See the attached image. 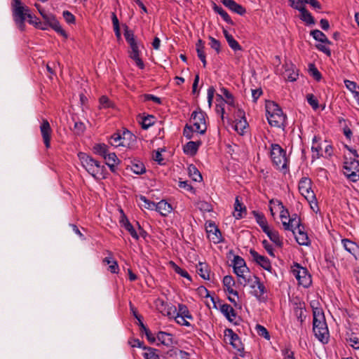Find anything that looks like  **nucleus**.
I'll return each instance as SVG.
<instances>
[{
  "label": "nucleus",
  "mask_w": 359,
  "mask_h": 359,
  "mask_svg": "<svg viewBox=\"0 0 359 359\" xmlns=\"http://www.w3.org/2000/svg\"><path fill=\"white\" fill-rule=\"evenodd\" d=\"M188 170L189 176L194 181L200 182L202 180V176L195 165H190L188 168Z\"/></svg>",
  "instance_id": "a18cd8bd"
},
{
  "label": "nucleus",
  "mask_w": 359,
  "mask_h": 359,
  "mask_svg": "<svg viewBox=\"0 0 359 359\" xmlns=\"http://www.w3.org/2000/svg\"><path fill=\"white\" fill-rule=\"evenodd\" d=\"M271 158L273 165L280 170L286 172L288 170L289 159L286 155V151L279 144H272L271 145Z\"/></svg>",
  "instance_id": "39448f33"
},
{
  "label": "nucleus",
  "mask_w": 359,
  "mask_h": 359,
  "mask_svg": "<svg viewBox=\"0 0 359 359\" xmlns=\"http://www.w3.org/2000/svg\"><path fill=\"white\" fill-rule=\"evenodd\" d=\"M252 214L256 219L257 223L260 226L263 231L269 228L266 219L262 213L257 211H253Z\"/></svg>",
  "instance_id": "e433bc0d"
},
{
  "label": "nucleus",
  "mask_w": 359,
  "mask_h": 359,
  "mask_svg": "<svg viewBox=\"0 0 359 359\" xmlns=\"http://www.w3.org/2000/svg\"><path fill=\"white\" fill-rule=\"evenodd\" d=\"M156 339L161 344L166 346H171L173 344L172 335L165 332H158L156 335Z\"/></svg>",
  "instance_id": "7c9ffc66"
},
{
  "label": "nucleus",
  "mask_w": 359,
  "mask_h": 359,
  "mask_svg": "<svg viewBox=\"0 0 359 359\" xmlns=\"http://www.w3.org/2000/svg\"><path fill=\"white\" fill-rule=\"evenodd\" d=\"M155 210L158 212L162 216H167L172 210V208L170 203L162 200L156 204Z\"/></svg>",
  "instance_id": "c756f323"
},
{
  "label": "nucleus",
  "mask_w": 359,
  "mask_h": 359,
  "mask_svg": "<svg viewBox=\"0 0 359 359\" xmlns=\"http://www.w3.org/2000/svg\"><path fill=\"white\" fill-rule=\"evenodd\" d=\"M40 132L45 147L47 149L50 148L53 130L48 120H42L41 123L40 125Z\"/></svg>",
  "instance_id": "ddd939ff"
},
{
  "label": "nucleus",
  "mask_w": 359,
  "mask_h": 359,
  "mask_svg": "<svg viewBox=\"0 0 359 359\" xmlns=\"http://www.w3.org/2000/svg\"><path fill=\"white\" fill-rule=\"evenodd\" d=\"M256 330L257 332V334L259 336L263 337L266 339H270L269 333L268 330H266V328L264 327V326H262L261 325H257Z\"/></svg>",
  "instance_id": "bf43d9fd"
},
{
  "label": "nucleus",
  "mask_w": 359,
  "mask_h": 359,
  "mask_svg": "<svg viewBox=\"0 0 359 359\" xmlns=\"http://www.w3.org/2000/svg\"><path fill=\"white\" fill-rule=\"evenodd\" d=\"M269 239L275 243L277 246L281 247L283 245V241L280 238L279 233L276 231H273L269 229H266V231H264Z\"/></svg>",
  "instance_id": "473e14b6"
},
{
  "label": "nucleus",
  "mask_w": 359,
  "mask_h": 359,
  "mask_svg": "<svg viewBox=\"0 0 359 359\" xmlns=\"http://www.w3.org/2000/svg\"><path fill=\"white\" fill-rule=\"evenodd\" d=\"M269 203L277 205L280 209V218H285L286 216H290L288 210L283 205V203L278 199H271Z\"/></svg>",
  "instance_id": "a19ab883"
},
{
  "label": "nucleus",
  "mask_w": 359,
  "mask_h": 359,
  "mask_svg": "<svg viewBox=\"0 0 359 359\" xmlns=\"http://www.w3.org/2000/svg\"><path fill=\"white\" fill-rule=\"evenodd\" d=\"M43 18L46 22V23L56 32L59 33L65 38H67V34L62 28L59 21L56 19L53 14L47 13L46 15H43Z\"/></svg>",
  "instance_id": "2eb2a0df"
},
{
  "label": "nucleus",
  "mask_w": 359,
  "mask_h": 359,
  "mask_svg": "<svg viewBox=\"0 0 359 359\" xmlns=\"http://www.w3.org/2000/svg\"><path fill=\"white\" fill-rule=\"evenodd\" d=\"M306 100H307L308 103L311 106V107L314 110H316L317 109H318V107H319L318 101L313 94H308L306 95Z\"/></svg>",
  "instance_id": "052dcab7"
},
{
  "label": "nucleus",
  "mask_w": 359,
  "mask_h": 359,
  "mask_svg": "<svg viewBox=\"0 0 359 359\" xmlns=\"http://www.w3.org/2000/svg\"><path fill=\"white\" fill-rule=\"evenodd\" d=\"M189 353L175 348L168 350L165 358L166 359H189Z\"/></svg>",
  "instance_id": "393cba45"
},
{
  "label": "nucleus",
  "mask_w": 359,
  "mask_h": 359,
  "mask_svg": "<svg viewBox=\"0 0 359 359\" xmlns=\"http://www.w3.org/2000/svg\"><path fill=\"white\" fill-rule=\"evenodd\" d=\"M341 243L344 248L357 259V255L359 253V245L347 238L342 239Z\"/></svg>",
  "instance_id": "a878e982"
},
{
  "label": "nucleus",
  "mask_w": 359,
  "mask_h": 359,
  "mask_svg": "<svg viewBox=\"0 0 359 359\" xmlns=\"http://www.w3.org/2000/svg\"><path fill=\"white\" fill-rule=\"evenodd\" d=\"M108 150V146L104 143L95 144L93 147V151L94 154L99 155L102 158L105 157V156H107V154L109 153Z\"/></svg>",
  "instance_id": "72a5a7b5"
},
{
  "label": "nucleus",
  "mask_w": 359,
  "mask_h": 359,
  "mask_svg": "<svg viewBox=\"0 0 359 359\" xmlns=\"http://www.w3.org/2000/svg\"><path fill=\"white\" fill-rule=\"evenodd\" d=\"M238 116L241 117V119L236 120L234 128L238 133L242 134L248 126V123L245 118L244 111L239 109L238 111Z\"/></svg>",
  "instance_id": "cd10ccee"
},
{
  "label": "nucleus",
  "mask_w": 359,
  "mask_h": 359,
  "mask_svg": "<svg viewBox=\"0 0 359 359\" xmlns=\"http://www.w3.org/2000/svg\"><path fill=\"white\" fill-rule=\"evenodd\" d=\"M194 132H196L195 128L192 126L187 124L184 128L183 135L187 139L190 140L194 137Z\"/></svg>",
  "instance_id": "4d7b16f0"
},
{
  "label": "nucleus",
  "mask_w": 359,
  "mask_h": 359,
  "mask_svg": "<svg viewBox=\"0 0 359 359\" xmlns=\"http://www.w3.org/2000/svg\"><path fill=\"white\" fill-rule=\"evenodd\" d=\"M252 276L253 275H251L250 272L240 274L237 276L238 283L243 287H245L247 285H250V283H251Z\"/></svg>",
  "instance_id": "37998d69"
},
{
  "label": "nucleus",
  "mask_w": 359,
  "mask_h": 359,
  "mask_svg": "<svg viewBox=\"0 0 359 359\" xmlns=\"http://www.w3.org/2000/svg\"><path fill=\"white\" fill-rule=\"evenodd\" d=\"M310 34L316 41H318L320 42H322V43H326V44L331 43L330 41H329V39H327L326 35L320 30H318V29L312 30Z\"/></svg>",
  "instance_id": "c9c22d12"
},
{
  "label": "nucleus",
  "mask_w": 359,
  "mask_h": 359,
  "mask_svg": "<svg viewBox=\"0 0 359 359\" xmlns=\"http://www.w3.org/2000/svg\"><path fill=\"white\" fill-rule=\"evenodd\" d=\"M222 282L225 292H227L229 295H233L234 297H238V293L233 289V286L236 284L233 278L231 276H225L223 278Z\"/></svg>",
  "instance_id": "412c9836"
},
{
  "label": "nucleus",
  "mask_w": 359,
  "mask_h": 359,
  "mask_svg": "<svg viewBox=\"0 0 359 359\" xmlns=\"http://www.w3.org/2000/svg\"><path fill=\"white\" fill-rule=\"evenodd\" d=\"M123 134L114 133L112 135L109 140V143L114 147H120L122 144Z\"/></svg>",
  "instance_id": "3c124183"
},
{
  "label": "nucleus",
  "mask_w": 359,
  "mask_h": 359,
  "mask_svg": "<svg viewBox=\"0 0 359 359\" xmlns=\"http://www.w3.org/2000/svg\"><path fill=\"white\" fill-rule=\"evenodd\" d=\"M104 158L106 161L107 165L111 163H119L120 162L115 153H108Z\"/></svg>",
  "instance_id": "680f3d73"
},
{
  "label": "nucleus",
  "mask_w": 359,
  "mask_h": 359,
  "mask_svg": "<svg viewBox=\"0 0 359 359\" xmlns=\"http://www.w3.org/2000/svg\"><path fill=\"white\" fill-rule=\"evenodd\" d=\"M175 315L183 316L184 318H187L189 320L193 319V316L190 313L187 306L182 304H178V310H176Z\"/></svg>",
  "instance_id": "ea45409f"
},
{
  "label": "nucleus",
  "mask_w": 359,
  "mask_h": 359,
  "mask_svg": "<svg viewBox=\"0 0 359 359\" xmlns=\"http://www.w3.org/2000/svg\"><path fill=\"white\" fill-rule=\"evenodd\" d=\"M250 287L252 289V294L255 296L259 302H266L267 297L265 295L267 290L263 283L261 282L259 277L252 276V280L250 283Z\"/></svg>",
  "instance_id": "6e6552de"
},
{
  "label": "nucleus",
  "mask_w": 359,
  "mask_h": 359,
  "mask_svg": "<svg viewBox=\"0 0 359 359\" xmlns=\"http://www.w3.org/2000/svg\"><path fill=\"white\" fill-rule=\"evenodd\" d=\"M304 306L301 303L297 304L294 309V315L301 325L304 322L306 319V315L304 314Z\"/></svg>",
  "instance_id": "58836bf2"
},
{
  "label": "nucleus",
  "mask_w": 359,
  "mask_h": 359,
  "mask_svg": "<svg viewBox=\"0 0 359 359\" xmlns=\"http://www.w3.org/2000/svg\"><path fill=\"white\" fill-rule=\"evenodd\" d=\"M124 36H125L126 41L128 43H131L135 41L133 32L132 30L128 29L127 26H126Z\"/></svg>",
  "instance_id": "338daca9"
},
{
  "label": "nucleus",
  "mask_w": 359,
  "mask_h": 359,
  "mask_svg": "<svg viewBox=\"0 0 359 359\" xmlns=\"http://www.w3.org/2000/svg\"><path fill=\"white\" fill-rule=\"evenodd\" d=\"M11 5L13 20L21 31L25 30V22L27 18L29 19L28 21L29 24L35 23V22L32 20V14L29 13V8L22 5L21 0H13Z\"/></svg>",
  "instance_id": "7ed1b4c3"
},
{
  "label": "nucleus",
  "mask_w": 359,
  "mask_h": 359,
  "mask_svg": "<svg viewBox=\"0 0 359 359\" xmlns=\"http://www.w3.org/2000/svg\"><path fill=\"white\" fill-rule=\"evenodd\" d=\"M86 129V126L81 121L75 122L74 126V133L76 135H81Z\"/></svg>",
  "instance_id": "774afa93"
},
{
  "label": "nucleus",
  "mask_w": 359,
  "mask_h": 359,
  "mask_svg": "<svg viewBox=\"0 0 359 359\" xmlns=\"http://www.w3.org/2000/svg\"><path fill=\"white\" fill-rule=\"evenodd\" d=\"M201 144L202 142L200 140L195 142L190 141L184 146V152L186 154L194 156L197 153L198 148Z\"/></svg>",
  "instance_id": "bb28decb"
},
{
  "label": "nucleus",
  "mask_w": 359,
  "mask_h": 359,
  "mask_svg": "<svg viewBox=\"0 0 359 359\" xmlns=\"http://www.w3.org/2000/svg\"><path fill=\"white\" fill-rule=\"evenodd\" d=\"M211 301L214 308L219 309L229 321L233 322L236 318V313L231 305L223 303L219 299L214 297H211Z\"/></svg>",
  "instance_id": "1a4fd4ad"
},
{
  "label": "nucleus",
  "mask_w": 359,
  "mask_h": 359,
  "mask_svg": "<svg viewBox=\"0 0 359 359\" xmlns=\"http://www.w3.org/2000/svg\"><path fill=\"white\" fill-rule=\"evenodd\" d=\"M234 209H235V212H236V213L234 214V217L236 219L242 218L243 217V214H242L243 212H246L245 206L243 204V203H241L239 201L238 196L236 198Z\"/></svg>",
  "instance_id": "4c0bfd02"
},
{
  "label": "nucleus",
  "mask_w": 359,
  "mask_h": 359,
  "mask_svg": "<svg viewBox=\"0 0 359 359\" xmlns=\"http://www.w3.org/2000/svg\"><path fill=\"white\" fill-rule=\"evenodd\" d=\"M250 255L253 260L257 265L269 272L272 270V266L269 259L267 257L259 255L254 249L250 250Z\"/></svg>",
  "instance_id": "f8f14e48"
},
{
  "label": "nucleus",
  "mask_w": 359,
  "mask_h": 359,
  "mask_svg": "<svg viewBox=\"0 0 359 359\" xmlns=\"http://www.w3.org/2000/svg\"><path fill=\"white\" fill-rule=\"evenodd\" d=\"M79 159L82 167L95 180H102L107 177V170L104 165L95 160L92 156L83 152L78 154Z\"/></svg>",
  "instance_id": "f257e3e1"
},
{
  "label": "nucleus",
  "mask_w": 359,
  "mask_h": 359,
  "mask_svg": "<svg viewBox=\"0 0 359 359\" xmlns=\"http://www.w3.org/2000/svg\"><path fill=\"white\" fill-rule=\"evenodd\" d=\"M283 229L286 231H291L294 233L295 226L300 224V217L297 214L291 217L286 216L285 218H280Z\"/></svg>",
  "instance_id": "f3484780"
},
{
  "label": "nucleus",
  "mask_w": 359,
  "mask_h": 359,
  "mask_svg": "<svg viewBox=\"0 0 359 359\" xmlns=\"http://www.w3.org/2000/svg\"><path fill=\"white\" fill-rule=\"evenodd\" d=\"M109 254V257H107L103 259L102 262L104 264L109 265V271L112 273H118L119 271V267L117 262L112 258V253L110 251H107Z\"/></svg>",
  "instance_id": "c85d7f7f"
},
{
  "label": "nucleus",
  "mask_w": 359,
  "mask_h": 359,
  "mask_svg": "<svg viewBox=\"0 0 359 359\" xmlns=\"http://www.w3.org/2000/svg\"><path fill=\"white\" fill-rule=\"evenodd\" d=\"M220 92L222 93V95H217V102H220L221 103H226L229 106L233 107L235 106L234 97L230 93V91L226 88L222 87L220 88Z\"/></svg>",
  "instance_id": "a211bd4d"
},
{
  "label": "nucleus",
  "mask_w": 359,
  "mask_h": 359,
  "mask_svg": "<svg viewBox=\"0 0 359 359\" xmlns=\"http://www.w3.org/2000/svg\"><path fill=\"white\" fill-rule=\"evenodd\" d=\"M266 118L271 126L280 128L285 126L286 116L281 108L274 102L269 101L266 103Z\"/></svg>",
  "instance_id": "20e7f679"
},
{
  "label": "nucleus",
  "mask_w": 359,
  "mask_h": 359,
  "mask_svg": "<svg viewBox=\"0 0 359 359\" xmlns=\"http://www.w3.org/2000/svg\"><path fill=\"white\" fill-rule=\"evenodd\" d=\"M290 5L294 9L298 10L301 12L302 8H305L304 6V0H289Z\"/></svg>",
  "instance_id": "e2e57ef3"
},
{
  "label": "nucleus",
  "mask_w": 359,
  "mask_h": 359,
  "mask_svg": "<svg viewBox=\"0 0 359 359\" xmlns=\"http://www.w3.org/2000/svg\"><path fill=\"white\" fill-rule=\"evenodd\" d=\"M344 174L351 182H356L359 180L358 174L355 171H353L347 165H344Z\"/></svg>",
  "instance_id": "79ce46f5"
},
{
  "label": "nucleus",
  "mask_w": 359,
  "mask_h": 359,
  "mask_svg": "<svg viewBox=\"0 0 359 359\" xmlns=\"http://www.w3.org/2000/svg\"><path fill=\"white\" fill-rule=\"evenodd\" d=\"M154 117L153 116H147L144 117L141 121V126L143 129H147L154 124Z\"/></svg>",
  "instance_id": "13d9d810"
},
{
  "label": "nucleus",
  "mask_w": 359,
  "mask_h": 359,
  "mask_svg": "<svg viewBox=\"0 0 359 359\" xmlns=\"http://www.w3.org/2000/svg\"><path fill=\"white\" fill-rule=\"evenodd\" d=\"M298 72L294 68L285 70V76L289 81H295L298 79Z\"/></svg>",
  "instance_id": "09e8293b"
},
{
  "label": "nucleus",
  "mask_w": 359,
  "mask_h": 359,
  "mask_svg": "<svg viewBox=\"0 0 359 359\" xmlns=\"http://www.w3.org/2000/svg\"><path fill=\"white\" fill-rule=\"evenodd\" d=\"M196 48L198 57L199 59H203V57H205V45L201 39H198L196 44Z\"/></svg>",
  "instance_id": "8fccbe9b"
},
{
  "label": "nucleus",
  "mask_w": 359,
  "mask_h": 359,
  "mask_svg": "<svg viewBox=\"0 0 359 359\" xmlns=\"http://www.w3.org/2000/svg\"><path fill=\"white\" fill-rule=\"evenodd\" d=\"M205 229L208 237L210 241L215 243H219L222 241L221 232L214 222H207Z\"/></svg>",
  "instance_id": "dca6fc26"
},
{
  "label": "nucleus",
  "mask_w": 359,
  "mask_h": 359,
  "mask_svg": "<svg viewBox=\"0 0 359 359\" xmlns=\"http://www.w3.org/2000/svg\"><path fill=\"white\" fill-rule=\"evenodd\" d=\"M344 164H346L348 165V168H351V170H353V171H355L357 174H358L359 177V161L358 159L352 158L351 156L349 159L347 157H345V161Z\"/></svg>",
  "instance_id": "c03bdc74"
},
{
  "label": "nucleus",
  "mask_w": 359,
  "mask_h": 359,
  "mask_svg": "<svg viewBox=\"0 0 359 359\" xmlns=\"http://www.w3.org/2000/svg\"><path fill=\"white\" fill-rule=\"evenodd\" d=\"M312 182L308 177H302L299 182L300 194L309 203L311 208L314 210V206L318 207L316 195L311 189Z\"/></svg>",
  "instance_id": "423d86ee"
},
{
  "label": "nucleus",
  "mask_w": 359,
  "mask_h": 359,
  "mask_svg": "<svg viewBox=\"0 0 359 359\" xmlns=\"http://www.w3.org/2000/svg\"><path fill=\"white\" fill-rule=\"evenodd\" d=\"M159 302H160L161 306H166L165 307L164 310H161V312L163 315L168 316L169 317L175 318L176 322L181 325H184V326H187V327L191 326V324L186 320V319H187V318H184L183 316L175 315V313H176V307L175 306L165 305L164 302L162 300H161Z\"/></svg>",
  "instance_id": "9b49d317"
},
{
  "label": "nucleus",
  "mask_w": 359,
  "mask_h": 359,
  "mask_svg": "<svg viewBox=\"0 0 359 359\" xmlns=\"http://www.w3.org/2000/svg\"><path fill=\"white\" fill-rule=\"evenodd\" d=\"M209 40H210V43H209V45L210 46L214 49L217 53H219V52L221 51V43L220 42L216 39L215 38L210 36H209Z\"/></svg>",
  "instance_id": "6e6d98bb"
},
{
  "label": "nucleus",
  "mask_w": 359,
  "mask_h": 359,
  "mask_svg": "<svg viewBox=\"0 0 359 359\" xmlns=\"http://www.w3.org/2000/svg\"><path fill=\"white\" fill-rule=\"evenodd\" d=\"M313 308V332L315 337L323 344L329 341L330 333L325 320L324 312L320 307Z\"/></svg>",
  "instance_id": "f03ea898"
},
{
  "label": "nucleus",
  "mask_w": 359,
  "mask_h": 359,
  "mask_svg": "<svg viewBox=\"0 0 359 359\" xmlns=\"http://www.w3.org/2000/svg\"><path fill=\"white\" fill-rule=\"evenodd\" d=\"M224 338L235 349L239 351L243 350V345L240 337L231 329L224 330Z\"/></svg>",
  "instance_id": "4468645a"
},
{
  "label": "nucleus",
  "mask_w": 359,
  "mask_h": 359,
  "mask_svg": "<svg viewBox=\"0 0 359 359\" xmlns=\"http://www.w3.org/2000/svg\"><path fill=\"white\" fill-rule=\"evenodd\" d=\"M126 169L131 170L136 175H142L146 172V168L144 163L138 159H133L130 161V164L127 165Z\"/></svg>",
  "instance_id": "5701e85b"
},
{
  "label": "nucleus",
  "mask_w": 359,
  "mask_h": 359,
  "mask_svg": "<svg viewBox=\"0 0 359 359\" xmlns=\"http://www.w3.org/2000/svg\"><path fill=\"white\" fill-rule=\"evenodd\" d=\"M301 13V20L304 21L308 25H314L315 20L311 14L306 9L302 8Z\"/></svg>",
  "instance_id": "49530a36"
},
{
  "label": "nucleus",
  "mask_w": 359,
  "mask_h": 359,
  "mask_svg": "<svg viewBox=\"0 0 359 359\" xmlns=\"http://www.w3.org/2000/svg\"><path fill=\"white\" fill-rule=\"evenodd\" d=\"M130 57L135 62L136 65L140 69L144 68V64L142 59L140 57V52L130 53Z\"/></svg>",
  "instance_id": "603ef678"
},
{
  "label": "nucleus",
  "mask_w": 359,
  "mask_h": 359,
  "mask_svg": "<svg viewBox=\"0 0 359 359\" xmlns=\"http://www.w3.org/2000/svg\"><path fill=\"white\" fill-rule=\"evenodd\" d=\"M297 242L301 245H308L309 239L307 233L304 231V226L300 223L299 226H295L294 233Z\"/></svg>",
  "instance_id": "6ab92c4d"
},
{
  "label": "nucleus",
  "mask_w": 359,
  "mask_h": 359,
  "mask_svg": "<svg viewBox=\"0 0 359 359\" xmlns=\"http://www.w3.org/2000/svg\"><path fill=\"white\" fill-rule=\"evenodd\" d=\"M205 117L206 114L201 110L192 112L191 119L193 122V127L195 128L196 133L201 135L205 133L207 130Z\"/></svg>",
  "instance_id": "9d476101"
},
{
  "label": "nucleus",
  "mask_w": 359,
  "mask_h": 359,
  "mask_svg": "<svg viewBox=\"0 0 359 359\" xmlns=\"http://www.w3.org/2000/svg\"><path fill=\"white\" fill-rule=\"evenodd\" d=\"M247 266L244 259L238 255H236L233 259V268Z\"/></svg>",
  "instance_id": "69168bd1"
},
{
  "label": "nucleus",
  "mask_w": 359,
  "mask_h": 359,
  "mask_svg": "<svg viewBox=\"0 0 359 359\" xmlns=\"http://www.w3.org/2000/svg\"><path fill=\"white\" fill-rule=\"evenodd\" d=\"M197 273L204 280H210L208 266L205 263L199 262L196 266Z\"/></svg>",
  "instance_id": "f704fd0d"
},
{
  "label": "nucleus",
  "mask_w": 359,
  "mask_h": 359,
  "mask_svg": "<svg viewBox=\"0 0 359 359\" xmlns=\"http://www.w3.org/2000/svg\"><path fill=\"white\" fill-rule=\"evenodd\" d=\"M171 264L173 265V269L177 274L180 275L181 276H182L184 278H187L189 280H191V276H189V274L188 273V272L186 270L180 268L179 266H177L172 262H171Z\"/></svg>",
  "instance_id": "5fc2aeb1"
},
{
  "label": "nucleus",
  "mask_w": 359,
  "mask_h": 359,
  "mask_svg": "<svg viewBox=\"0 0 359 359\" xmlns=\"http://www.w3.org/2000/svg\"><path fill=\"white\" fill-rule=\"evenodd\" d=\"M121 212L122 214V218L120 220V223L122 224V226L126 229V231H128V233L130 234V236L137 241L139 239V234L135 230V229L133 227L132 224L129 222L126 216L125 215L123 210H121Z\"/></svg>",
  "instance_id": "4be33fe9"
},
{
  "label": "nucleus",
  "mask_w": 359,
  "mask_h": 359,
  "mask_svg": "<svg viewBox=\"0 0 359 359\" xmlns=\"http://www.w3.org/2000/svg\"><path fill=\"white\" fill-rule=\"evenodd\" d=\"M309 72H310L311 75L316 81H319L321 79V78H322L321 74L318 70V69L315 67L314 65H310V67H309Z\"/></svg>",
  "instance_id": "0e129e2a"
},
{
  "label": "nucleus",
  "mask_w": 359,
  "mask_h": 359,
  "mask_svg": "<svg viewBox=\"0 0 359 359\" xmlns=\"http://www.w3.org/2000/svg\"><path fill=\"white\" fill-rule=\"evenodd\" d=\"M344 84L347 89L352 93L353 97L359 105V86H357L355 82L347 79L344 80Z\"/></svg>",
  "instance_id": "2f4dec72"
},
{
  "label": "nucleus",
  "mask_w": 359,
  "mask_h": 359,
  "mask_svg": "<svg viewBox=\"0 0 359 359\" xmlns=\"http://www.w3.org/2000/svg\"><path fill=\"white\" fill-rule=\"evenodd\" d=\"M136 142L137 138L133 134H132L128 130L123 132L121 144L122 147L128 148L130 149H134Z\"/></svg>",
  "instance_id": "aec40b11"
},
{
  "label": "nucleus",
  "mask_w": 359,
  "mask_h": 359,
  "mask_svg": "<svg viewBox=\"0 0 359 359\" xmlns=\"http://www.w3.org/2000/svg\"><path fill=\"white\" fill-rule=\"evenodd\" d=\"M221 2L229 10L237 14L243 15L246 13L245 8L233 0H221Z\"/></svg>",
  "instance_id": "b1692460"
},
{
  "label": "nucleus",
  "mask_w": 359,
  "mask_h": 359,
  "mask_svg": "<svg viewBox=\"0 0 359 359\" xmlns=\"http://www.w3.org/2000/svg\"><path fill=\"white\" fill-rule=\"evenodd\" d=\"M140 200L144 203V205H142L144 208L148 210H155L156 208V203L149 201L144 196H140Z\"/></svg>",
  "instance_id": "864d4df0"
},
{
  "label": "nucleus",
  "mask_w": 359,
  "mask_h": 359,
  "mask_svg": "<svg viewBox=\"0 0 359 359\" xmlns=\"http://www.w3.org/2000/svg\"><path fill=\"white\" fill-rule=\"evenodd\" d=\"M146 350H147V352L144 353L143 354L145 359H160V356L157 353V349L151 347H147Z\"/></svg>",
  "instance_id": "de8ad7c7"
},
{
  "label": "nucleus",
  "mask_w": 359,
  "mask_h": 359,
  "mask_svg": "<svg viewBox=\"0 0 359 359\" xmlns=\"http://www.w3.org/2000/svg\"><path fill=\"white\" fill-rule=\"evenodd\" d=\"M292 273L297 278L299 285L308 287L311 284V276L306 268H304L298 263H294L292 266Z\"/></svg>",
  "instance_id": "0eeeda50"
}]
</instances>
